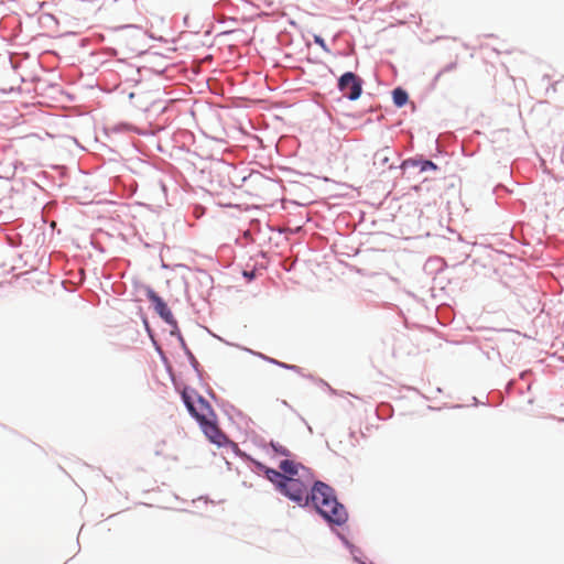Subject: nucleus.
<instances>
[{
    "label": "nucleus",
    "instance_id": "1",
    "mask_svg": "<svg viewBox=\"0 0 564 564\" xmlns=\"http://www.w3.org/2000/svg\"><path fill=\"white\" fill-rule=\"evenodd\" d=\"M317 511L328 522L344 524L347 520L345 507L337 501L333 488L328 485L316 481L311 489V499Z\"/></svg>",
    "mask_w": 564,
    "mask_h": 564
},
{
    "label": "nucleus",
    "instance_id": "12",
    "mask_svg": "<svg viewBox=\"0 0 564 564\" xmlns=\"http://www.w3.org/2000/svg\"><path fill=\"white\" fill-rule=\"evenodd\" d=\"M314 42H315L319 47H322L323 50H325V51L327 50V48H326L325 41H324L321 36L315 35V36H314Z\"/></svg>",
    "mask_w": 564,
    "mask_h": 564
},
{
    "label": "nucleus",
    "instance_id": "5",
    "mask_svg": "<svg viewBox=\"0 0 564 564\" xmlns=\"http://www.w3.org/2000/svg\"><path fill=\"white\" fill-rule=\"evenodd\" d=\"M147 297L151 301L155 312L161 316V318L165 323L170 324L173 327L177 326L176 319L174 318L166 303L152 289L147 290Z\"/></svg>",
    "mask_w": 564,
    "mask_h": 564
},
{
    "label": "nucleus",
    "instance_id": "11",
    "mask_svg": "<svg viewBox=\"0 0 564 564\" xmlns=\"http://www.w3.org/2000/svg\"><path fill=\"white\" fill-rule=\"evenodd\" d=\"M436 169H437L436 164H434L432 161H423L420 166V170L422 172H425L429 170H436Z\"/></svg>",
    "mask_w": 564,
    "mask_h": 564
},
{
    "label": "nucleus",
    "instance_id": "2",
    "mask_svg": "<svg viewBox=\"0 0 564 564\" xmlns=\"http://www.w3.org/2000/svg\"><path fill=\"white\" fill-rule=\"evenodd\" d=\"M316 481L314 478H294L288 476L285 481L280 484V492L299 506H305L311 499L310 489Z\"/></svg>",
    "mask_w": 564,
    "mask_h": 564
},
{
    "label": "nucleus",
    "instance_id": "13",
    "mask_svg": "<svg viewBox=\"0 0 564 564\" xmlns=\"http://www.w3.org/2000/svg\"><path fill=\"white\" fill-rule=\"evenodd\" d=\"M272 362L281 366V367H284V368H289V369H296V366H289V365H285V364H282V362H279V361H275V360H271Z\"/></svg>",
    "mask_w": 564,
    "mask_h": 564
},
{
    "label": "nucleus",
    "instance_id": "6",
    "mask_svg": "<svg viewBox=\"0 0 564 564\" xmlns=\"http://www.w3.org/2000/svg\"><path fill=\"white\" fill-rule=\"evenodd\" d=\"M206 437L214 444L221 446L227 443L226 435L218 427L216 417L213 420H206V422L199 423Z\"/></svg>",
    "mask_w": 564,
    "mask_h": 564
},
{
    "label": "nucleus",
    "instance_id": "3",
    "mask_svg": "<svg viewBox=\"0 0 564 564\" xmlns=\"http://www.w3.org/2000/svg\"><path fill=\"white\" fill-rule=\"evenodd\" d=\"M182 399L188 412L196 419L198 423L206 422V420L215 419V412L212 405L195 391L184 390Z\"/></svg>",
    "mask_w": 564,
    "mask_h": 564
},
{
    "label": "nucleus",
    "instance_id": "7",
    "mask_svg": "<svg viewBox=\"0 0 564 564\" xmlns=\"http://www.w3.org/2000/svg\"><path fill=\"white\" fill-rule=\"evenodd\" d=\"M279 467L283 471V475L285 476L294 478H313V475L310 471V469L292 459L282 460Z\"/></svg>",
    "mask_w": 564,
    "mask_h": 564
},
{
    "label": "nucleus",
    "instance_id": "8",
    "mask_svg": "<svg viewBox=\"0 0 564 564\" xmlns=\"http://www.w3.org/2000/svg\"><path fill=\"white\" fill-rule=\"evenodd\" d=\"M265 474H267L268 479L275 485L278 490H280V484L285 481V479L288 478V476L283 475V471L280 473L275 469L269 468V469H267Z\"/></svg>",
    "mask_w": 564,
    "mask_h": 564
},
{
    "label": "nucleus",
    "instance_id": "10",
    "mask_svg": "<svg viewBox=\"0 0 564 564\" xmlns=\"http://www.w3.org/2000/svg\"><path fill=\"white\" fill-rule=\"evenodd\" d=\"M271 446L275 453H278L282 456H290V451L285 446L281 445V444H274V443H272Z\"/></svg>",
    "mask_w": 564,
    "mask_h": 564
},
{
    "label": "nucleus",
    "instance_id": "4",
    "mask_svg": "<svg viewBox=\"0 0 564 564\" xmlns=\"http://www.w3.org/2000/svg\"><path fill=\"white\" fill-rule=\"evenodd\" d=\"M338 89L349 100H357L362 91V80L356 74L347 72L339 77Z\"/></svg>",
    "mask_w": 564,
    "mask_h": 564
},
{
    "label": "nucleus",
    "instance_id": "9",
    "mask_svg": "<svg viewBox=\"0 0 564 564\" xmlns=\"http://www.w3.org/2000/svg\"><path fill=\"white\" fill-rule=\"evenodd\" d=\"M393 102L398 107H402L408 102V93L402 88H395L392 93Z\"/></svg>",
    "mask_w": 564,
    "mask_h": 564
}]
</instances>
